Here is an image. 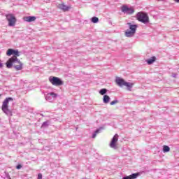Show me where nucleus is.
I'll use <instances>...</instances> for the list:
<instances>
[{"instance_id": "0eeeda50", "label": "nucleus", "mask_w": 179, "mask_h": 179, "mask_svg": "<svg viewBox=\"0 0 179 179\" xmlns=\"http://www.w3.org/2000/svg\"><path fill=\"white\" fill-rule=\"evenodd\" d=\"M6 17L8 22V26L12 27L16 24V17L13 14H8L6 15Z\"/></svg>"}, {"instance_id": "bb28decb", "label": "nucleus", "mask_w": 179, "mask_h": 179, "mask_svg": "<svg viewBox=\"0 0 179 179\" xmlns=\"http://www.w3.org/2000/svg\"><path fill=\"white\" fill-rule=\"evenodd\" d=\"M161 1H163V0H161Z\"/></svg>"}, {"instance_id": "a878e982", "label": "nucleus", "mask_w": 179, "mask_h": 179, "mask_svg": "<svg viewBox=\"0 0 179 179\" xmlns=\"http://www.w3.org/2000/svg\"><path fill=\"white\" fill-rule=\"evenodd\" d=\"M0 97H2V94H0Z\"/></svg>"}, {"instance_id": "4be33fe9", "label": "nucleus", "mask_w": 179, "mask_h": 179, "mask_svg": "<svg viewBox=\"0 0 179 179\" xmlns=\"http://www.w3.org/2000/svg\"><path fill=\"white\" fill-rule=\"evenodd\" d=\"M50 96H52V97H57V94L52 92L50 94Z\"/></svg>"}, {"instance_id": "9b49d317", "label": "nucleus", "mask_w": 179, "mask_h": 179, "mask_svg": "<svg viewBox=\"0 0 179 179\" xmlns=\"http://www.w3.org/2000/svg\"><path fill=\"white\" fill-rule=\"evenodd\" d=\"M58 8L59 9H61L62 10H63V12H68L69 9L72 8V6H66L64 3H60L58 5Z\"/></svg>"}, {"instance_id": "6ab92c4d", "label": "nucleus", "mask_w": 179, "mask_h": 179, "mask_svg": "<svg viewBox=\"0 0 179 179\" xmlns=\"http://www.w3.org/2000/svg\"><path fill=\"white\" fill-rule=\"evenodd\" d=\"M101 129H103V128H100L99 129H96L95 133L93 134L92 138H96L97 134H99V132H100Z\"/></svg>"}, {"instance_id": "f8f14e48", "label": "nucleus", "mask_w": 179, "mask_h": 179, "mask_svg": "<svg viewBox=\"0 0 179 179\" xmlns=\"http://www.w3.org/2000/svg\"><path fill=\"white\" fill-rule=\"evenodd\" d=\"M36 19L37 18L35 16H26L23 17L24 22H28L29 23L36 22Z\"/></svg>"}, {"instance_id": "20e7f679", "label": "nucleus", "mask_w": 179, "mask_h": 179, "mask_svg": "<svg viewBox=\"0 0 179 179\" xmlns=\"http://www.w3.org/2000/svg\"><path fill=\"white\" fill-rule=\"evenodd\" d=\"M116 83L118 86H126V87H127V90H129V92H131V89L134 87V83H127L122 78H117Z\"/></svg>"}, {"instance_id": "f03ea898", "label": "nucleus", "mask_w": 179, "mask_h": 179, "mask_svg": "<svg viewBox=\"0 0 179 179\" xmlns=\"http://www.w3.org/2000/svg\"><path fill=\"white\" fill-rule=\"evenodd\" d=\"M127 24L129 26V29L125 31L124 36H126V37H133V36H135V33H136L138 25L132 24L131 22H128Z\"/></svg>"}, {"instance_id": "412c9836", "label": "nucleus", "mask_w": 179, "mask_h": 179, "mask_svg": "<svg viewBox=\"0 0 179 179\" xmlns=\"http://www.w3.org/2000/svg\"><path fill=\"white\" fill-rule=\"evenodd\" d=\"M38 179H43V174L38 173Z\"/></svg>"}, {"instance_id": "2eb2a0df", "label": "nucleus", "mask_w": 179, "mask_h": 179, "mask_svg": "<svg viewBox=\"0 0 179 179\" xmlns=\"http://www.w3.org/2000/svg\"><path fill=\"white\" fill-rule=\"evenodd\" d=\"M155 61H156V57H152L150 59H148L147 60V63L148 64V65H152V64H153Z\"/></svg>"}, {"instance_id": "9d476101", "label": "nucleus", "mask_w": 179, "mask_h": 179, "mask_svg": "<svg viewBox=\"0 0 179 179\" xmlns=\"http://www.w3.org/2000/svg\"><path fill=\"white\" fill-rule=\"evenodd\" d=\"M122 12L127 13V15H132L135 10L132 8H129L128 6H122L121 8Z\"/></svg>"}, {"instance_id": "39448f33", "label": "nucleus", "mask_w": 179, "mask_h": 179, "mask_svg": "<svg viewBox=\"0 0 179 179\" xmlns=\"http://www.w3.org/2000/svg\"><path fill=\"white\" fill-rule=\"evenodd\" d=\"M137 20L141 22V23H149V16L148 14L142 12H139L136 15Z\"/></svg>"}, {"instance_id": "5701e85b", "label": "nucleus", "mask_w": 179, "mask_h": 179, "mask_svg": "<svg viewBox=\"0 0 179 179\" xmlns=\"http://www.w3.org/2000/svg\"><path fill=\"white\" fill-rule=\"evenodd\" d=\"M22 168V165L19 164L16 166L17 170H20V169Z\"/></svg>"}, {"instance_id": "dca6fc26", "label": "nucleus", "mask_w": 179, "mask_h": 179, "mask_svg": "<svg viewBox=\"0 0 179 179\" xmlns=\"http://www.w3.org/2000/svg\"><path fill=\"white\" fill-rule=\"evenodd\" d=\"M107 93V89L103 88L99 91V94H101V96H104Z\"/></svg>"}, {"instance_id": "7ed1b4c3", "label": "nucleus", "mask_w": 179, "mask_h": 179, "mask_svg": "<svg viewBox=\"0 0 179 179\" xmlns=\"http://www.w3.org/2000/svg\"><path fill=\"white\" fill-rule=\"evenodd\" d=\"M10 101H13V98L8 97L6 98L3 101L1 106V110L5 114L8 115V114H10V110H9V106H8L9 104Z\"/></svg>"}, {"instance_id": "4468645a", "label": "nucleus", "mask_w": 179, "mask_h": 179, "mask_svg": "<svg viewBox=\"0 0 179 179\" xmlns=\"http://www.w3.org/2000/svg\"><path fill=\"white\" fill-rule=\"evenodd\" d=\"M103 102L105 104H108V103H110V96L108 95H104L103 97Z\"/></svg>"}, {"instance_id": "f3484780", "label": "nucleus", "mask_w": 179, "mask_h": 179, "mask_svg": "<svg viewBox=\"0 0 179 179\" xmlns=\"http://www.w3.org/2000/svg\"><path fill=\"white\" fill-rule=\"evenodd\" d=\"M163 152L164 153H166L167 152H170V147H169L168 145H164V147H163Z\"/></svg>"}, {"instance_id": "f257e3e1", "label": "nucleus", "mask_w": 179, "mask_h": 179, "mask_svg": "<svg viewBox=\"0 0 179 179\" xmlns=\"http://www.w3.org/2000/svg\"><path fill=\"white\" fill-rule=\"evenodd\" d=\"M6 67L8 69L12 68V66H14V68L16 69V71H22L23 69V63L17 59L16 57H12L10 58L6 63Z\"/></svg>"}, {"instance_id": "a211bd4d", "label": "nucleus", "mask_w": 179, "mask_h": 179, "mask_svg": "<svg viewBox=\"0 0 179 179\" xmlns=\"http://www.w3.org/2000/svg\"><path fill=\"white\" fill-rule=\"evenodd\" d=\"M92 23H98V22H99V17H93L92 18Z\"/></svg>"}, {"instance_id": "6e6552de", "label": "nucleus", "mask_w": 179, "mask_h": 179, "mask_svg": "<svg viewBox=\"0 0 179 179\" xmlns=\"http://www.w3.org/2000/svg\"><path fill=\"white\" fill-rule=\"evenodd\" d=\"M49 80L54 86H61L64 85V82H62L58 77L50 78Z\"/></svg>"}, {"instance_id": "1a4fd4ad", "label": "nucleus", "mask_w": 179, "mask_h": 179, "mask_svg": "<svg viewBox=\"0 0 179 179\" xmlns=\"http://www.w3.org/2000/svg\"><path fill=\"white\" fill-rule=\"evenodd\" d=\"M6 55L8 57H10V55H14L13 57H15V58H17V57L20 56V54H19V50L8 49L6 52Z\"/></svg>"}, {"instance_id": "b1692460", "label": "nucleus", "mask_w": 179, "mask_h": 179, "mask_svg": "<svg viewBox=\"0 0 179 179\" xmlns=\"http://www.w3.org/2000/svg\"><path fill=\"white\" fill-rule=\"evenodd\" d=\"M3 65L0 63V68H2Z\"/></svg>"}, {"instance_id": "393cba45", "label": "nucleus", "mask_w": 179, "mask_h": 179, "mask_svg": "<svg viewBox=\"0 0 179 179\" xmlns=\"http://www.w3.org/2000/svg\"><path fill=\"white\" fill-rule=\"evenodd\" d=\"M174 1H176V2H179V0H174Z\"/></svg>"}, {"instance_id": "ddd939ff", "label": "nucleus", "mask_w": 179, "mask_h": 179, "mask_svg": "<svg viewBox=\"0 0 179 179\" xmlns=\"http://www.w3.org/2000/svg\"><path fill=\"white\" fill-rule=\"evenodd\" d=\"M139 177V173H133L129 176L124 177L123 179H135Z\"/></svg>"}, {"instance_id": "423d86ee", "label": "nucleus", "mask_w": 179, "mask_h": 179, "mask_svg": "<svg viewBox=\"0 0 179 179\" xmlns=\"http://www.w3.org/2000/svg\"><path fill=\"white\" fill-rule=\"evenodd\" d=\"M118 134H115V136L113 137L109 146L110 148H112V149H117L118 148Z\"/></svg>"}, {"instance_id": "aec40b11", "label": "nucleus", "mask_w": 179, "mask_h": 179, "mask_svg": "<svg viewBox=\"0 0 179 179\" xmlns=\"http://www.w3.org/2000/svg\"><path fill=\"white\" fill-rule=\"evenodd\" d=\"M117 103H118V100H114V101H112L110 104V106H114V104H117Z\"/></svg>"}]
</instances>
